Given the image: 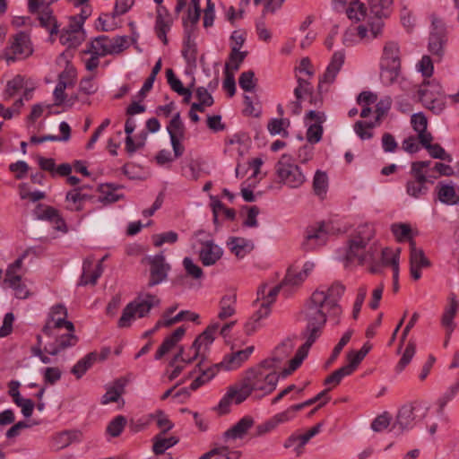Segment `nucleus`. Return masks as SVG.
<instances>
[{"mask_svg":"<svg viewBox=\"0 0 459 459\" xmlns=\"http://www.w3.org/2000/svg\"><path fill=\"white\" fill-rule=\"evenodd\" d=\"M101 273L102 267L100 262L93 269V262L90 259H85L82 264V273L81 276L80 284L95 285Z\"/></svg>","mask_w":459,"mask_h":459,"instance_id":"29","label":"nucleus"},{"mask_svg":"<svg viewBox=\"0 0 459 459\" xmlns=\"http://www.w3.org/2000/svg\"><path fill=\"white\" fill-rule=\"evenodd\" d=\"M321 424H317L308 429L306 433L301 435H292L290 436L284 443L285 448H290L291 446H296L297 453H300V449L316 435H317L320 431Z\"/></svg>","mask_w":459,"mask_h":459,"instance_id":"30","label":"nucleus"},{"mask_svg":"<svg viewBox=\"0 0 459 459\" xmlns=\"http://www.w3.org/2000/svg\"><path fill=\"white\" fill-rule=\"evenodd\" d=\"M344 291V285L336 281L329 287L320 286L312 293L304 310L307 326L302 334L306 338V342L298 349L294 358L290 360L289 368L283 370L284 376L290 375L302 364L310 347L321 335L327 316L335 325L340 324L342 309L339 301Z\"/></svg>","mask_w":459,"mask_h":459,"instance_id":"1","label":"nucleus"},{"mask_svg":"<svg viewBox=\"0 0 459 459\" xmlns=\"http://www.w3.org/2000/svg\"><path fill=\"white\" fill-rule=\"evenodd\" d=\"M204 359H201V360L196 365V368L200 374L193 380L190 385V389L193 391H195L203 385L208 383L216 376L219 370L221 369L220 363L205 367Z\"/></svg>","mask_w":459,"mask_h":459,"instance_id":"21","label":"nucleus"},{"mask_svg":"<svg viewBox=\"0 0 459 459\" xmlns=\"http://www.w3.org/2000/svg\"><path fill=\"white\" fill-rule=\"evenodd\" d=\"M178 239V233L172 230L152 236L153 245L157 247H161L165 243L174 244Z\"/></svg>","mask_w":459,"mask_h":459,"instance_id":"57","label":"nucleus"},{"mask_svg":"<svg viewBox=\"0 0 459 459\" xmlns=\"http://www.w3.org/2000/svg\"><path fill=\"white\" fill-rule=\"evenodd\" d=\"M120 188V186H116L113 184H105L100 185L99 187L101 195L99 200L104 204H112L120 200L123 195L116 193L117 189Z\"/></svg>","mask_w":459,"mask_h":459,"instance_id":"39","label":"nucleus"},{"mask_svg":"<svg viewBox=\"0 0 459 459\" xmlns=\"http://www.w3.org/2000/svg\"><path fill=\"white\" fill-rule=\"evenodd\" d=\"M255 347L253 345L247 346L244 350L232 351L230 354H226L223 359L220 362V365L224 370H235L240 368L245 363L251 354L254 352Z\"/></svg>","mask_w":459,"mask_h":459,"instance_id":"18","label":"nucleus"},{"mask_svg":"<svg viewBox=\"0 0 459 459\" xmlns=\"http://www.w3.org/2000/svg\"><path fill=\"white\" fill-rule=\"evenodd\" d=\"M294 347L295 344L293 341L291 339H287L275 348L273 357L269 359L272 360L274 369L277 367V364L281 363L291 354Z\"/></svg>","mask_w":459,"mask_h":459,"instance_id":"34","label":"nucleus"},{"mask_svg":"<svg viewBox=\"0 0 459 459\" xmlns=\"http://www.w3.org/2000/svg\"><path fill=\"white\" fill-rule=\"evenodd\" d=\"M254 423L255 420L251 416H244L236 424L225 431L224 437L229 439H241L254 426Z\"/></svg>","mask_w":459,"mask_h":459,"instance_id":"27","label":"nucleus"},{"mask_svg":"<svg viewBox=\"0 0 459 459\" xmlns=\"http://www.w3.org/2000/svg\"><path fill=\"white\" fill-rule=\"evenodd\" d=\"M68 77V74H65L64 73L59 75V81L54 90V99L55 105H61L65 100V91L67 87L68 82L65 81Z\"/></svg>","mask_w":459,"mask_h":459,"instance_id":"52","label":"nucleus"},{"mask_svg":"<svg viewBox=\"0 0 459 459\" xmlns=\"http://www.w3.org/2000/svg\"><path fill=\"white\" fill-rule=\"evenodd\" d=\"M96 360L97 353L90 352L76 362L72 368L71 373L74 375L77 379H80L93 366Z\"/></svg>","mask_w":459,"mask_h":459,"instance_id":"35","label":"nucleus"},{"mask_svg":"<svg viewBox=\"0 0 459 459\" xmlns=\"http://www.w3.org/2000/svg\"><path fill=\"white\" fill-rule=\"evenodd\" d=\"M254 80L255 73L253 71L243 72L238 78L240 88L245 91H253L255 87Z\"/></svg>","mask_w":459,"mask_h":459,"instance_id":"61","label":"nucleus"},{"mask_svg":"<svg viewBox=\"0 0 459 459\" xmlns=\"http://www.w3.org/2000/svg\"><path fill=\"white\" fill-rule=\"evenodd\" d=\"M353 330L351 329H349L343 333L338 343L334 346L333 352L326 362V366L331 365L338 358L344 346L350 342Z\"/></svg>","mask_w":459,"mask_h":459,"instance_id":"53","label":"nucleus"},{"mask_svg":"<svg viewBox=\"0 0 459 459\" xmlns=\"http://www.w3.org/2000/svg\"><path fill=\"white\" fill-rule=\"evenodd\" d=\"M374 235L372 225L364 224L358 227L356 233L348 240L340 255L346 266L351 264H363L372 260V248L367 249V246Z\"/></svg>","mask_w":459,"mask_h":459,"instance_id":"3","label":"nucleus"},{"mask_svg":"<svg viewBox=\"0 0 459 459\" xmlns=\"http://www.w3.org/2000/svg\"><path fill=\"white\" fill-rule=\"evenodd\" d=\"M240 452L228 446H220L203 455L199 459H239Z\"/></svg>","mask_w":459,"mask_h":459,"instance_id":"36","label":"nucleus"},{"mask_svg":"<svg viewBox=\"0 0 459 459\" xmlns=\"http://www.w3.org/2000/svg\"><path fill=\"white\" fill-rule=\"evenodd\" d=\"M392 106V99L389 96L383 97L376 104V122L377 125L380 124L382 118L387 114Z\"/></svg>","mask_w":459,"mask_h":459,"instance_id":"54","label":"nucleus"},{"mask_svg":"<svg viewBox=\"0 0 459 459\" xmlns=\"http://www.w3.org/2000/svg\"><path fill=\"white\" fill-rule=\"evenodd\" d=\"M328 238V231L326 224L320 222L313 226H309L306 230V239L304 247L307 250L315 249L317 247L326 243Z\"/></svg>","mask_w":459,"mask_h":459,"instance_id":"17","label":"nucleus"},{"mask_svg":"<svg viewBox=\"0 0 459 459\" xmlns=\"http://www.w3.org/2000/svg\"><path fill=\"white\" fill-rule=\"evenodd\" d=\"M222 249L212 241H206L203 244L199 257L202 264L205 266L214 264L222 255Z\"/></svg>","mask_w":459,"mask_h":459,"instance_id":"26","label":"nucleus"},{"mask_svg":"<svg viewBox=\"0 0 459 459\" xmlns=\"http://www.w3.org/2000/svg\"><path fill=\"white\" fill-rule=\"evenodd\" d=\"M9 50L13 56L7 54V62L25 58L31 55L32 48L29 35L22 31L14 35L11 41Z\"/></svg>","mask_w":459,"mask_h":459,"instance_id":"15","label":"nucleus"},{"mask_svg":"<svg viewBox=\"0 0 459 459\" xmlns=\"http://www.w3.org/2000/svg\"><path fill=\"white\" fill-rule=\"evenodd\" d=\"M418 95L422 105L433 114L439 115L445 109L446 95L437 80L425 79L419 86Z\"/></svg>","mask_w":459,"mask_h":459,"instance_id":"5","label":"nucleus"},{"mask_svg":"<svg viewBox=\"0 0 459 459\" xmlns=\"http://www.w3.org/2000/svg\"><path fill=\"white\" fill-rule=\"evenodd\" d=\"M456 313V304L453 303L450 307L446 309L442 316L441 324L446 328V332H448V335L452 334L455 330L454 318Z\"/></svg>","mask_w":459,"mask_h":459,"instance_id":"56","label":"nucleus"},{"mask_svg":"<svg viewBox=\"0 0 459 459\" xmlns=\"http://www.w3.org/2000/svg\"><path fill=\"white\" fill-rule=\"evenodd\" d=\"M169 134L171 146L175 158H179L185 152V147L181 141L185 137V126L180 118V114L177 113L173 116L167 126Z\"/></svg>","mask_w":459,"mask_h":459,"instance_id":"13","label":"nucleus"},{"mask_svg":"<svg viewBox=\"0 0 459 459\" xmlns=\"http://www.w3.org/2000/svg\"><path fill=\"white\" fill-rule=\"evenodd\" d=\"M39 21L41 27L49 30L51 35L56 34L58 32L56 20L52 15V11L49 7H44L41 9Z\"/></svg>","mask_w":459,"mask_h":459,"instance_id":"48","label":"nucleus"},{"mask_svg":"<svg viewBox=\"0 0 459 459\" xmlns=\"http://www.w3.org/2000/svg\"><path fill=\"white\" fill-rule=\"evenodd\" d=\"M401 67L400 48L396 42L388 41L383 48L380 59L381 78L386 83H392L398 76Z\"/></svg>","mask_w":459,"mask_h":459,"instance_id":"8","label":"nucleus"},{"mask_svg":"<svg viewBox=\"0 0 459 459\" xmlns=\"http://www.w3.org/2000/svg\"><path fill=\"white\" fill-rule=\"evenodd\" d=\"M289 125L290 121L288 119L273 118L269 121L267 128L270 134L273 135L281 134L285 136L288 134L285 126H288Z\"/></svg>","mask_w":459,"mask_h":459,"instance_id":"55","label":"nucleus"},{"mask_svg":"<svg viewBox=\"0 0 459 459\" xmlns=\"http://www.w3.org/2000/svg\"><path fill=\"white\" fill-rule=\"evenodd\" d=\"M281 290V284L269 288L267 285H264L257 290V302H259V308L253 315L255 321H259L262 318L266 317L270 312V306L274 302L275 298L279 291Z\"/></svg>","mask_w":459,"mask_h":459,"instance_id":"12","label":"nucleus"},{"mask_svg":"<svg viewBox=\"0 0 459 459\" xmlns=\"http://www.w3.org/2000/svg\"><path fill=\"white\" fill-rule=\"evenodd\" d=\"M328 189V177L325 172L316 170L313 178V191L320 199L325 197Z\"/></svg>","mask_w":459,"mask_h":459,"instance_id":"42","label":"nucleus"},{"mask_svg":"<svg viewBox=\"0 0 459 459\" xmlns=\"http://www.w3.org/2000/svg\"><path fill=\"white\" fill-rule=\"evenodd\" d=\"M279 374L273 368L272 360L264 359L255 367L245 371L239 385L230 386L219 403L222 412L228 411L232 402L236 404L243 403L251 394L255 398H262L273 393L279 381Z\"/></svg>","mask_w":459,"mask_h":459,"instance_id":"2","label":"nucleus"},{"mask_svg":"<svg viewBox=\"0 0 459 459\" xmlns=\"http://www.w3.org/2000/svg\"><path fill=\"white\" fill-rule=\"evenodd\" d=\"M84 39V32H75L68 29H64L60 35V41L69 48L79 46Z\"/></svg>","mask_w":459,"mask_h":459,"instance_id":"47","label":"nucleus"},{"mask_svg":"<svg viewBox=\"0 0 459 459\" xmlns=\"http://www.w3.org/2000/svg\"><path fill=\"white\" fill-rule=\"evenodd\" d=\"M188 315L187 317L188 321L191 322H197L199 319V315L188 310H182L178 314H177L174 317H171L170 315L167 316V313H163L162 316L160 320L157 321V323L154 325V330H159L161 327H169L172 325L178 323L182 320H184V316Z\"/></svg>","mask_w":459,"mask_h":459,"instance_id":"31","label":"nucleus"},{"mask_svg":"<svg viewBox=\"0 0 459 459\" xmlns=\"http://www.w3.org/2000/svg\"><path fill=\"white\" fill-rule=\"evenodd\" d=\"M83 186L76 187L66 194L65 200L68 203L67 209L70 211H82L83 203L89 200L91 196L82 193Z\"/></svg>","mask_w":459,"mask_h":459,"instance_id":"33","label":"nucleus"},{"mask_svg":"<svg viewBox=\"0 0 459 459\" xmlns=\"http://www.w3.org/2000/svg\"><path fill=\"white\" fill-rule=\"evenodd\" d=\"M400 248L393 249L385 247L382 250V262L385 265H395L399 264Z\"/></svg>","mask_w":459,"mask_h":459,"instance_id":"60","label":"nucleus"},{"mask_svg":"<svg viewBox=\"0 0 459 459\" xmlns=\"http://www.w3.org/2000/svg\"><path fill=\"white\" fill-rule=\"evenodd\" d=\"M459 393V373L458 377L454 384H452L446 392L438 398V413H442L446 405L452 401Z\"/></svg>","mask_w":459,"mask_h":459,"instance_id":"46","label":"nucleus"},{"mask_svg":"<svg viewBox=\"0 0 459 459\" xmlns=\"http://www.w3.org/2000/svg\"><path fill=\"white\" fill-rule=\"evenodd\" d=\"M236 295L229 294L221 298L220 301V312L218 317L225 320L235 314Z\"/></svg>","mask_w":459,"mask_h":459,"instance_id":"38","label":"nucleus"},{"mask_svg":"<svg viewBox=\"0 0 459 459\" xmlns=\"http://www.w3.org/2000/svg\"><path fill=\"white\" fill-rule=\"evenodd\" d=\"M297 412L298 411L295 405H291L285 411L275 414L272 419L277 427L279 424L285 423L293 420L296 417Z\"/></svg>","mask_w":459,"mask_h":459,"instance_id":"64","label":"nucleus"},{"mask_svg":"<svg viewBox=\"0 0 459 459\" xmlns=\"http://www.w3.org/2000/svg\"><path fill=\"white\" fill-rule=\"evenodd\" d=\"M147 260L150 265V278L147 285L152 288L167 280L171 266L166 262L162 253L149 256Z\"/></svg>","mask_w":459,"mask_h":459,"instance_id":"11","label":"nucleus"},{"mask_svg":"<svg viewBox=\"0 0 459 459\" xmlns=\"http://www.w3.org/2000/svg\"><path fill=\"white\" fill-rule=\"evenodd\" d=\"M377 126L376 122L357 121L354 124V131L361 140H368L372 138L371 130Z\"/></svg>","mask_w":459,"mask_h":459,"instance_id":"50","label":"nucleus"},{"mask_svg":"<svg viewBox=\"0 0 459 459\" xmlns=\"http://www.w3.org/2000/svg\"><path fill=\"white\" fill-rule=\"evenodd\" d=\"M220 324L213 323L207 326V328L199 334L190 346L192 351V359H204L205 353L209 350L210 345L215 340V336L219 331Z\"/></svg>","mask_w":459,"mask_h":459,"instance_id":"10","label":"nucleus"},{"mask_svg":"<svg viewBox=\"0 0 459 459\" xmlns=\"http://www.w3.org/2000/svg\"><path fill=\"white\" fill-rule=\"evenodd\" d=\"M410 264L411 275L414 280H419L421 277L420 270L429 265V261L422 249L417 248L415 241H411Z\"/></svg>","mask_w":459,"mask_h":459,"instance_id":"20","label":"nucleus"},{"mask_svg":"<svg viewBox=\"0 0 459 459\" xmlns=\"http://www.w3.org/2000/svg\"><path fill=\"white\" fill-rule=\"evenodd\" d=\"M414 420L413 407L411 405H404L399 410L396 420L392 426V430L395 434H401L403 431L413 427Z\"/></svg>","mask_w":459,"mask_h":459,"instance_id":"22","label":"nucleus"},{"mask_svg":"<svg viewBox=\"0 0 459 459\" xmlns=\"http://www.w3.org/2000/svg\"><path fill=\"white\" fill-rule=\"evenodd\" d=\"M39 218L55 223L57 230H61L62 227H65V223L59 216L58 211L51 206H47Z\"/></svg>","mask_w":459,"mask_h":459,"instance_id":"51","label":"nucleus"},{"mask_svg":"<svg viewBox=\"0 0 459 459\" xmlns=\"http://www.w3.org/2000/svg\"><path fill=\"white\" fill-rule=\"evenodd\" d=\"M427 151L429 152V155L434 159H438L447 162H451L453 160L452 156L449 153H447L445 151V149L438 143L427 146Z\"/></svg>","mask_w":459,"mask_h":459,"instance_id":"63","label":"nucleus"},{"mask_svg":"<svg viewBox=\"0 0 459 459\" xmlns=\"http://www.w3.org/2000/svg\"><path fill=\"white\" fill-rule=\"evenodd\" d=\"M446 41V35L430 33L429 39V51L432 55L441 58L444 55Z\"/></svg>","mask_w":459,"mask_h":459,"instance_id":"43","label":"nucleus"},{"mask_svg":"<svg viewBox=\"0 0 459 459\" xmlns=\"http://www.w3.org/2000/svg\"><path fill=\"white\" fill-rule=\"evenodd\" d=\"M129 47L126 36H117L109 38L106 35H100L93 39L87 44V48L83 51L85 54L97 55L100 57L120 54Z\"/></svg>","mask_w":459,"mask_h":459,"instance_id":"6","label":"nucleus"},{"mask_svg":"<svg viewBox=\"0 0 459 459\" xmlns=\"http://www.w3.org/2000/svg\"><path fill=\"white\" fill-rule=\"evenodd\" d=\"M186 329L182 326L177 328L171 334L167 336L159 349L156 351L154 359L159 360L169 353L183 338Z\"/></svg>","mask_w":459,"mask_h":459,"instance_id":"25","label":"nucleus"},{"mask_svg":"<svg viewBox=\"0 0 459 459\" xmlns=\"http://www.w3.org/2000/svg\"><path fill=\"white\" fill-rule=\"evenodd\" d=\"M306 279V273H300L294 269H289L287 274L281 283V291L289 296L295 288L301 285Z\"/></svg>","mask_w":459,"mask_h":459,"instance_id":"32","label":"nucleus"},{"mask_svg":"<svg viewBox=\"0 0 459 459\" xmlns=\"http://www.w3.org/2000/svg\"><path fill=\"white\" fill-rule=\"evenodd\" d=\"M65 333L62 330L55 331L50 337H55V341L48 342L44 351L49 355L56 356L65 350L74 347L78 342V337L74 334L75 328L72 322H66L64 327Z\"/></svg>","mask_w":459,"mask_h":459,"instance_id":"9","label":"nucleus"},{"mask_svg":"<svg viewBox=\"0 0 459 459\" xmlns=\"http://www.w3.org/2000/svg\"><path fill=\"white\" fill-rule=\"evenodd\" d=\"M230 252L238 258H243L254 249V243L240 237H230L227 241Z\"/></svg>","mask_w":459,"mask_h":459,"instance_id":"28","label":"nucleus"},{"mask_svg":"<svg viewBox=\"0 0 459 459\" xmlns=\"http://www.w3.org/2000/svg\"><path fill=\"white\" fill-rule=\"evenodd\" d=\"M172 25L173 19L169 10L163 5L158 6L156 11L154 31L157 38L164 45H168L169 43L167 34L171 30Z\"/></svg>","mask_w":459,"mask_h":459,"instance_id":"16","label":"nucleus"},{"mask_svg":"<svg viewBox=\"0 0 459 459\" xmlns=\"http://www.w3.org/2000/svg\"><path fill=\"white\" fill-rule=\"evenodd\" d=\"M183 265L186 274L193 279L198 280L203 277L204 273L202 268L195 264L191 258L185 257L183 260Z\"/></svg>","mask_w":459,"mask_h":459,"instance_id":"62","label":"nucleus"},{"mask_svg":"<svg viewBox=\"0 0 459 459\" xmlns=\"http://www.w3.org/2000/svg\"><path fill=\"white\" fill-rule=\"evenodd\" d=\"M150 418L156 420L158 428L160 429V434H165L174 427L173 422L169 416L161 410H158L150 415Z\"/></svg>","mask_w":459,"mask_h":459,"instance_id":"49","label":"nucleus"},{"mask_svg":"<svg viewBox=\"0 0 459 459\" xmlns=\"http://www.w3.org/2000/svg\"><path fill=\"white\" fill-rule=\"evenodd\" d=\"M26 254L22 255L20 257H18L13 264H9L6 271H5V277L4 280V283H13L20 281V278H22L20 274V270L22 266L23 259L25 258Z\"/></svg>","mask_w":459,"mask_h":459,"instance_id":"40","label":"nucleus"},{"mask_svg":"<svg viewBox=\"0 0 459 459\" xmlns=\"http://www.w3.org/2000/svg\"><path fill=\"white\" fill-rule=\"evenodd\" d=\"M160 305V299L157 295L148 292L139 293L138 296L129 302L123 309L118 319L117 325L120 328L131 326L132 323L138 318L149 316L151 310Z\"/></svg>","mask_w":459,"mask_h":459,"instance_id":"4","label":"nucleus"},{"mask_svg":"<svg viewBox=\"0 0 459 459\" xmlns=\"http://www.w3.org/2000/svg\"><path fill=\"white\" fill-rule=\"evenodd\" d=\"M164 434H158L153 438L152 450L155 455H162L164 452L174 446L178 442V438L176 437H165Z\"/></svg>","mask_w":459,"mask_h":459,"instance_id":"41","label":"nucleus"},{"mask_svg":"<svg viewBox=\"0 0 459 459\" xmlns=\"http://www.w3.org/2000/svg\"><path fill=\"white\" fill-rule=\"evenodd\" d=\"M344 58L345 56L343 52L337 51L333 53L331 62L326 67L323 77L319 80V88L323 83H331L334 81L336 75L338 74L344 63Z\"/></svg>","mask_w":459,"mask_h":459,"instance_id":"23","label":"nucleus"},{"mask_svg":"<svg viewBox=\"0 0 459 459\" xmlns=\"http://www.w3.org/2000/svg\"><path fill=\"white\" fill-rule=\"evenodd\" d=\"M346 14L351 22H359L365 19L367 15V7L362 2L353 0L350 2L346 9Z\"/></svg>","mask_w":459,"mask_h":459,"instance_id":"37","label":"nucleus"},{"mask_svg":"<svg viewBox=\"0 0 459 459\" xmlns=\"http://www.w3.org/2000/svg\"><path fill=\"white\" fill-rule=\"evenodd\" d=\"M411 178L406 183V193L408 195L420 199L429 193L427 175L410 173Z\"/></svg>","mask_w":459,"mask_h":459,"instance_id":"19","label":"nucleus"},{"mask_svg":"<svg viewBox=\"0 0 459 459\" xmlns=\"http://www.w3.org/2000/svg\"><path fill=\"white\" fill-rule=\"evenodd\" d=\"M391 231L398 242L414 241L411 235V228L407 223H394L391 225Z\"/></svg>","mask_w":459,"mask_h":459,"instance_id":"45","label":"nucleus"},{"mask_svg":"<svg viewBox=\"0 0 459 459\" xmlns=\"http://www.w3.org/2000/svg\"><path fill=\"white\" fill-rule=\"evenodd\" d=\"M438 200L447 205L456 204L459 195L455 192V185L450 181H440L436 186Z\"/></svg>","mask_w":459,"mask_h":459,"instance_id":"24","label":"nucleus"},{"mask_svg":"<svg viewBox=\"0 0 459 459\" xmlns=\"http://www.w3.org/2000/svg\"><path fill=\"white\" fill-rule=\"evenodd\" d=\"M67 318V309L62 304H56L50 308L46 325L42 328V333L47 336H51L55 331L63 330L65 323L69 322Z\"/></svg>","mask_w":459,"mask_h":459,"instance_id":"14","label":"nucleus"},{"mask_svg":"<svg viewBox=\"0 0 459 459\" xmlns=\"http://www.w3.org/2000/svg\"><path fill=\"white\" fill-rule=\"evenodd\" d=\"M275 173L279 181L290 188H298L306 181V176L288 154H283L279 159L275 165Z\"/></svg>","mask_w":459,"mask_h":459,"instance_id":"7","label":"nucleus"},{"mask_svg":"<svg viewBox=\"0 0 459 459\" xmlns=\"http://www.w3.org/2000/svg\"><path fill=\"white\" fill-rule=\"evenodd\" d=\"M126 423V418L122 415H118L108 423L107 432L112 437H118L123 431Z\"/></svg>","mask_w":459,"mask_h":459,"instance_id":"58","label":"nucleus"},{"mask_svg":"<svg viewBox=\"0 0 459 459\" xmlns=\"http://www.w3.org/2000/svg\"><path fill=\"white\" fill-rule=\"evenodd\" d=\"M374 18L371 19L369 22V33H370V39H376L382 35L383 33V28H384V22L383 19L388 18L389 16H380L377 14H373Z\"/></svg>","mask_w":459,"mask_h":459,"instance_id":"59","label":"nucleus"},{"mask_svg":"<svg viewBox=\"0 0 459 459\" xmlns=\"http://www.w3.org/2000/svg\"><path fill=\"white\" fill-rule=\"evenodd\" d=\"M372 14L390 16L393 11V0H368Z\"/></svg>","mask_w":459,"mask_h":459,"instance_id":"44","label":"nucleus"}]
</instances>
